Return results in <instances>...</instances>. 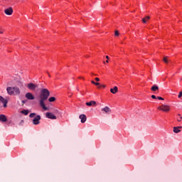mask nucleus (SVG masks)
<instances>
[{
    "instance_id": "7ed1b4c3",
    "label": "nucleus",
    "mask_w": 182,
    "mask_h": 182,
    "mask_svg": "<svg viewBox=\"0 0 182 182\" xmlns=\"http://www.w3.org/2000/svg\"><path fill=\"white\" fill-rule=\"evenodd\" d=\"M36 116V117H35ZM29 117H34L33 119V124H34L35 126L41 123L40 120H41V115H37L36 113H31L29 114Z\"/></svg>"
},
{
    "instance_id": "b1692460",
    "label": "nucleus",
    "mask_w": 182,
    "mask_h": 182,
    "mask_svg": "<svg viewBox=\"0 0 182 182\" xmlns=\"http://www.w3.org/2000/svg\"><path fill=\"white\" fill-rule=\"evenodd\" d=\"M151 98L152 99H157V97H156V95H151Z\"/></svg>"
},
{
    "instance_id": "bb28decb",
    "label": "nucleus",
    "mask_w": 182,
    "mask_h": 182,
    "mask_svg": "<svg viewBox=\"0 0 182 182\" xmlns=\"http://www.w3.org/2000/svg\"><path fill=\"white\" fill-rule=\"evenodd\" d=\"M178 120V122H181V120H182V117H181L179 119H177Z\"/></svg>"
},
{
    "instance_id": "f704fd0d",
    "label": "nucleus",
    "mask_w": 182,
    "mask_h": 182,
    "mask_svg": "<svg viewBox=\"0 0 182 182\" xmlns=\"http://www.w3.org/2000/svg\"><path fill=\"white\" fill-rule=\"evenodd\" d=\"M48 76H49V77H50V74H48Z\"/></svg>"
},
{
    "instance_id": "39448f33",
    "label": "nucleus",
    "mask_w": 182,
    "mask_h": 182,
    "mask_svg": "<svg viewBox=\"0 0 182 182\" xmlns=\"http://www.w3.org/2000/svg\"><path fill=\"white\" fill-rule=\"evenodd\" d=\"M27 87L30 90H36V88H38V85L36 84H33L32 82H30L27 85Z\"/></svg>"
},
{
    "instance_id": "ddd939ff",
    "label": "nucleus",
    "mask_w": 182,
    "mask_h": 182,
    "mask_svg": "<svg viewBox=\"0 0 182 182\" xmlns=\"http://www.w3.org/2000/svg\"><path fill=\"white\" fill-rule=\"evenodd\" d=\"M182 127H173V133H180L181 132Z\"/></svg>"
},
{
    "instance_id": "1a4fd4ad",
    "label": "nucleus",
    "mask_w": 182,
    "mask_h": 182,
    "mask_svg": "<svg viewBox=\"0 0 182 182\" xmlns=\"http://www.w3.org/2000/svg\"><path fill=\"white\" fill-rule=\"evenodd\" d=\"M151 90L152 92H154V93L156 95V94L159 92V87H158L157 85H154L151 87Z\"/></svg>"
},
{
    "instance_id": "9d476101",
    "label": "nucleus",
    "mask_w": 182,
    "mask_h": 182,
    "mask_svg": "<svg viewBox=\"0 0 182 182\" xmlns=\"http://www.w3.org/2000/svg\"><path fill=\"white\" fill-rule=\"evenodd\" d=\"M4 14H6V15H12V14H14V10L10 7L4 10Z\"/></svg>"
},
{
    "instance_id": "f3484780",
    "label": "nucleus",
    "mask_w": 182,
    "mask_h": 182,
    "mask_svg": "<svg viewBox=\"0 0 182 182\" xmlns=\"http://www.w3.org/2000/svg\"><path fill=\"white\" fill-rule=\"evenodd\" d=\"M21 113H22V114H24L25 116H28V114H29V110L23 109L21 111Z\"/></svg>"
},
{
    "instance_id": "c756f323",
    "label": "nucleus",
    "mask_w": 182,
    "mask_h": 182,
    "mask_svg": "<svg viewBox=\"0 0 182 182\" xmlns=\"http://www.w3.org/2000/svg\"><path fill=\"white\" fill-rule=\"evenodd\" d=\"M91 83H92V85H95V83H96L95 81L92 80Z\"/></svg>"
},
{
    "instance_id": "0eeeda50",
    "label": "nucleus",
    "mask_w": 182,
    "mask_h": 182,
    "mask_svg": "<svg viewBox=\"0 0 182 182\" xmlns=\"http://www.w3.org/2000/svg\"><path fill=\"white\" fill-rule=\"evenodd\" d=\"M25 97L28 99V100H35V96L31 92H27Z\"/></svg>"
},
{
    "instance_id": "dca6fc26",
    "label": "nucleus",
    "mask_w": 182,
    "mask_h": 182,
    "mask_svg": "<svg viewBox=\"0 0 182 182\" xmlns=\"http://www.w3.org/2000/svg\"><path fill=\"white\" fill-rule=\"evenodd\" d=\"M7 119H6V116L4 115V114H1L0 115V122H6Z\"/></svg>"
},
{
    "instance_id": "2f4dec72",
    "label": "nucleus",
    "mask_w": 182,
    "mask_h": 182,
    "mask_svg": "<svg viewBox=\"0 0 182 182\" xmlns=\"http://www.w3.org/2000/svg\"><path fill=\"white\" fill-rule=\"evenodd\" d=\"M106 63H109V60H106Z\"/></svg>"
},
{
    "instance_id": "7c9ffc66",
    "label": "nucleus",
    "mask_w": 182,
    "mask_h": 182,
    "mask_svg": "<svg viewBox=\"0 0 182 182\" xmlns=\"http://www.w3.org/2000/svg\"><path fill=\"white\" fill-rule=\"evenodd\" d=\"M106 59H109V56L108 55L106 56Z\"/></svg>"
},
{
    "instance_id": "72a5a7b5",
    "label": "nucleus",
    "mask_w": 182,
    "mask_h": 182,
    "mask_svg": "<svg viewBox=\"0 0 182 182\" xmlns=\"http://www.w3.org/2000/svg\"><path fill=\"white\" fill-rule=\"evenodd\" d=\"M22 123H23V120H21V124H22Z\"/></svg>"
},
{
    "instance_id": "423d86ee",
    "label": "nucleus",
    "mask_w": 182,
    "mask_h": 182,
    "mask_svg": "<svg viewBox=\"0 0 182 182\" xmlns=\"http://www.w3.org/2000/svg\"><path fill=\"white\" fill-rule=\"evenodd\" d=\"M1 103H3L4 107H6L8 105V100L4 99V97L0 96V107H1Z\"/></svg>"
},
{
    "instance_id": "393cba45",
    "label": "nucleus",
    "mask_w": 182,
    "mask_h": 182,
    "mask_svg": "<svg viewBox=\"0 0 182 182\" xmlns=\"http://www.w3.org/2000/svg\"><path fill=\"white\" fill-rule=\"evenodd\" d=\"M100 87H106V86H105V85H100V86L98 87V88L100 89Z\"/></svg>"
},
{
    "instance_id": "f257e3e1",
    "label": "nucleus",
    "mask_w": 182,
    "mask_h": 182,
    "mask_svg": "<svg viewBox=\"0 0 182 182\" xmlns=\"http://www.w3.org/2000/svg\"><path fill=\"white\" fill-rule=\"evenodd\" d=\"M49 96H50V92L46 88H43L39 95V105L43 109V110H48V107L45 105V102L48 100Z\"/></svg>"
},
{
    "instance_id": "aec40b11",
    "label": "nucleus",
    "mask_w": 182,
    "mask_h": 182,
    "mask_svg": "<svg viewBox=\"0 0 182 182\" xmlns=\"http://www.w3.org/2000/svg\"><path fill=\"white\" fill-rule=\"evenodd\" d=\"M55 100H56V98L55 97H50L49 99H48V102H55Z\"/></svg>"
},
{
    "instance_id": "2eb2a0df",
    "label": "nucleus",
    "mask_w": 182,
    "mask_h": 182,
    "mask_svg": "<svg viewBox=\"0 0 182 182\" xmlns=\"http://www.w3.org/2000/svg\"><path fill=\"white\" fill-rule=\"evenodd\" d=\"M85 105L86 106L90 107V106H96L97 104H96V101H90L89 102H86Z\"/></svg>"
},
{
    "instance_id": "a211bd4d",
    "label": "nucleus",
    "mask_w": 182,
    "mask_h": 182,
    "mask_svg": "<svg viewBox=\"0 0 182 182\" xmlns=\"http://www.w3.org/2000/svg\"><path fill=\"white\" fill-rule=\"evenodd\" d=\"M149 19H150V16H147L146 18H142V22L144 23H146V22H147V21H149Z\"/></svg>"
},
{
    "instance_id": "a878e982",
    "label": "nucleus",
    "mask_w": 182,
    "mask_h": 182,
    "mask_svg": "<svg viewBox=\"0 0 182 182\" xmlns=\"http://www.w3.org/2000/svg\"><path fill=\"white\" fill-rule=\"evenodd\" d=\"M95 86H99V85H100V83H99V82H95Z\"/></svg>"
},
{
    "instance_id": "473e14b6",
    "label": "nucleus",
    "mask_w": 182,
    "mask_h": 182,
    "mask_svg": "<svg viewBox=\"0 0 182 182\" xmlns=\"http://www.w3.org/2000/svg\"><path fill=\"white\" fill-rule=\"evenodd\" d=\"M0 33H4V31H0Z\"/></svg>"
},
{
    "instance_id": "c85d7f7f",
    "label": "nucleus",
    "mask_w": 182,
    "mask_h": 182,
    "mask_svg": "<svg viewBox=\"0 0 182 182\" xmlns=\"http://www.w3.org/2000/svg\"><path fill=\"white\" fill-rule=\"evenodd\" d=\"M21 102H22L23 105H25V103H26V100H22Z\"/></svg>"
},
{
    "instance_id": "412c9836",
    "label": "nucleus",
    "mask_w": 182,
    "mask_h": 182,
    "mask_svg": "<svg viewBox=\"0 0 182 182\" xmlns=\"http://www.w3.org/2000/svg\"><path fill=\"white\" fill-rule=\"evenodd\" d=\"M114 35L115 36H119V31H115V33H114Z\"/></svg>"
},
{
    "instance_id": "f8f14e48",
    "label": "nucleus",
    "mask_w": 182,
    "mask_h": 182,
    "mask_svg": "<svg viewBox=\"0 0 182 182\" xmlns=\"http://www.w3.org/2000/svg\"><path fill=\"white\" fill-rule=\"evenodd\" d=\"M102 112H105V113H111L112 112V109H110V108L109 107H105L104 108H102Z\"/></svg>"
},
{
    "instance_id": "4468645a",
    "label": "nucleus",
    "mask_w": 182,
    "mask_h": 182,
    "mask_svg": "<svg viewBox=\"0 0 182 182\" xmlns=\"http://www.w3.org/2000/svg\"><path fill=\"white\" fill-rule=\"evenodd\" d=\"M119 90V89L117 88V86L114 87V88H111L110 89V92L111 93H112L113 95H116V93H117V91Z\"/></svg>"
},
{
    "instance_id": "4be33fe9",
    "label": "nucleus",
    "mask_w": 182,
    "mask_h": 182,
    "mask_svg": "<svg viewBox=\"0 0 182 182\" xmlns=\"http://www.w3.org/2000/svg\"><path fill=\"white\" fill-rule=\"evenodd\" d=\"M182 97V92H180L178 95V97L180 99V97Z\"/></svg>"
},
{
    "instance_id": "6ab92c4d",
    "label": "nucleus",
    "mask_w": 182,
    "mask_h": 182,
    "mask_svg": "<svg viewBox=\"0 0 182 182\" xmlns=\"http://www.w3.org/2000/svg\"><path fill=\"white\" fill-rule=\"evenodd\" d=\"M163 61L164 62V63H168V62H170V60H168V57L167 56L164 57Z\"/></svg>"
},
{
    "instance_id": "cd10ccee",
    "label": "nucleus",
    "mask_w": 182,
    "mask_h": 182,
    "mask_svg": "<svg viewBox=\"0 0 182 182\" xmlns=\"http://www.w3.org/2000/svg\"><path fill=\"white\" fill-rule=\"evenodd\" d=\"M95 80H96L97 82H99V80H100V79H99V77H95Z\"/></svg>"
},
{
    "instance_id": "9b49d317",
    "label": "nucleus",
    "mask_w": 182,
    "mask_h": 182,
    "mask_svg": "<svg viewBox=\"0 0 182 182\" xmlns=\"http://www.w3.org/2000/svg\"><path fill=\"white\" fill-rule=\"evenodd\" d=\"M79 118L81 120V123H85L86 120L87 119V117H86L85 114H80Z\"/></svg>"
},
{
    "instance_id": "f03ea898",
    "label": "nucleus",
    "mask_w": 182,
    "mask_h": 182,
    "mask_svg": "<svg viewBox=\"0 0 182 182\" xmlns=\"http://www.w3.org/2000/svg\"><path fill=\"white\" fill-rule=\"evenodd\" d=\"M6 91L10 96H18V95H21V90L18 87H8Z\"/></svg>"
},
{
    "instance_id": "5701e85b",
    "label": "nucleus",
    "mask_w": 182,
    "mask_h": 182,
    "mask_svg": "<svg viewBox=\"0 0 182 182\" xmlns=\"http://www.w3.org/2000/svg\"><path fill=\"white\" fill-rule=\"evenodd\" d=\"M157 99L159 100H164V98L161 97H158Z\"/></svg>"
},
{
    "instance_id": "20e7f679",
    "label": "nucleus",
    "mask_w": 182,
    "mask_h": 182,
    "mask_svg": "<svg viewBox=\"0 0 182 182\" xmlns=\"http://www.w3.org/2000/svg\"><path fill=\"white\" fill-rule=\"evenodd\" d=\"M159 110H161L162 112H170V106L162 105L158 107Z\"/></svg>"
},
{
    "instance_id": "6e6552de",
    "label": "nucleus",
    "mask_w": 182,
    "mask_h": 182,
    "mask_svg": "<svg viewBox=\"0 0 182 182\" xmlns=\"http://www.w3.org/2000/svg\"><path fill=\"white\" fill-rule=\"evenodd\" d=\"M46 117H48V119H51L52 120H56V116L51 112H47Z\"/></svg>"
}]
</instances>
